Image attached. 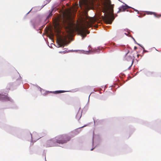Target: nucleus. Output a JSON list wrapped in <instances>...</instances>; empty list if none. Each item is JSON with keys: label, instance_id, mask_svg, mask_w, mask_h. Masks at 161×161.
I'll list each match as a JSON object with an SVG mask.
<instances>
[{"label": "nucleus", "instance_id": "14", "mask_svg": "<svg viewBox=\"0 0 161 161\" xmlns=\"http://www.w3.org/2000/svg\"><path fill=\"white\" fill-rule=\"evenodd\" d=\"M65 53V51H64L59 52V53Z\"/></svg>", "mask_w": 161, "mask_h": 161}, {"label": "nucleus", "instance_id": "2", "mask_svg": "<svg viewBox=\"0 0 161 161\" xmlns=\"http://www.w3.org/2000/svg\"><path fill=\"white\" fill-rule=\"evenodd\" d=\"M71 138L70 136L67 134L60 135L48 141L47 142V145L49 147H52L55 145V143L63 144L69 141Z\"/></svg>", "mask_w": 161, "mask_h": 161}, {"label": "nucleus", "instance_id": "1", "mask_svg": "<svg viewBox=\"0 0 161 161\" xmlns=\"http://www.w3.org/2000/svg\"><path fill=\"white\" fill-rule=\"evenodd\" d=\"M104 10V16H102L103 19L107 24H111L114 19L113 14L114 5L111 4L110 0H101Z\"/></svg>", "mask_w": 161, "mask_h": 161}, {"label": "nucleus", "instance_id": "15", "mask_svg": "<svg viewBox=\"0 0 161 161\" xmlns=\"http://www.w3.org/2000/svg\"><path fill=\"white\" fill-rule=\"evenodd\" d=\"M137 44L138 45H139L140 46H141L142 48V47H143L142 46H141V45L140 44H138V43H137Z\"/></svg>", "mask_w": 161, "mask_h": 161}, {"label": "nucleus", "instance_id": "9", "mask_svg": "<svg viewBox=\"0 0 161 161\" xmlns=\"http://www.w3.org/2000/svg\"><path fill=\"white\" fill-rule=\"evenodd\" d=\"M125 59L129 62H130L131 65L130 67H131L133 64V60L131 56L128 55V53H127L125 57Z\"/></svg>", "mask_w": 161, "mask_h": 161}, {"label": "nucleus", "instance_id": "10", "mask_svg": "<svg viewBox=\"0 0 161 161\" xmlns=\"http://www.w3.org/2000/svg\"><path fill=\"white\" fill-rule=\"evenodd\" d=\"M130 8V7L127 5H123L119 8V10L118 11L117 13H119L121 12L125 11L127 9Z\"/></svg>", "mask_w": 161, "mask_h": 161}, {"label": "nucleus", "instance_id": "18", "mask_svg": "<svg viewBox=\"0 0 161 161\" xmlns=\"http://www.w3.org/2000/svg\"><path fill=\"white\" fill-rule=\"evenodd\" d=\"M136 49H137V47H134V49H135V50H136Z\"/></svg>", "mask_w": 161, "mask_h": 161}, {"label": "nucleus", "instance_id": "5", "mask_svg": "<svg viewBox=\"0 0 161 161\" xmlns=\"http://www.w3.org/2000/svg\"><path fill=\"white\" fill-rule=\"evenodd\" d=\"M96 0H83L82 2V5L86 9H89L93 7Z\"/></svg>", "mask_w": 161, "mask_h": 161}, {"label": "nucleus", "instance_id": "19", "mask_svg": "<svg viewBox=\"0 0 161 161\" xmlns=\"http://www.w3.org/2000/svg\"><path fill=\"white\" fill-rule=\"evenodd\" d=\"M49 15H50L51 16L52 15V14H51V13Z\"/></svg>", "mask_w": 161, "mask_h": 161}, {"label": "nucleus", "instance_id": "11", "mask_svg": "<svg viewBox=\"0 0 161 161\" xmlns=\"http://www.w3.org/2000/svg\"><path fill=\"white\" fill-rule=\"evenodd\" d=\"M66 91H56L53 92H53L55 94H58L60 93H64L66 92Z\"/></svg>", "mask_w": 161, "mask_h": 161}, {"label": "nucleus", "instance_id": "6", "mask_svg": "<svg viewBox=\"0 0 161 161\" xmlns=\"http://www.w3.org/2000/svg\"><path fill=\"white\" fill-rule=\"evenodd\" d=\"M11 98L8 96L7 94H0V100L3 101H10Z\"/></svg>", "mask_w": 161, "mask_h": 161}, {"label": "nucleus", "instance_id": "4", "mask_svg": "<svg viewBox=\"0 0 161 161\" xmlns=\"http://www.w3.org/2000/svg\"><path fill=\"white\" fill-rule=\"evenodd\" d=\"M63 25L67 30L69 33L72 32V28L74 26L72 16L69 14H67L63 17Z\"/></svg>", "mask_w": 161, "mask_h": 161}, {"label": "nucleus", "instance_id": "8", "mask_svg": "<svg viewBox=\"0 0 161 161\" xmlns=\"http://www.w3.org/2000/svg\"><path fill=\"white\" fill-rule=\"evenodd\" d=\"M61 26L58 23H56L54 26L55 31L58 34H59L61 32Z\"/></svg>", "mask_w": 161, "mask_h": 161}, {"label": "nucleus", "instance_id": "3", "mask_svg": "<svg viewBox=\"0 0 161 161\" xmlns=\"http://www.w3.org/2000/svg\"><path fill=\"white\" fill-rule=\"evenodd\" d=\"M96 22V19L92 17H89L86 16L81 19L82 26L80 29V32L83 37H85L86 34L84 33L85 29L88 28Z\"/></svg>", "mask_w": 161, "mask_h": 161}, {"label": "nucleus", "instance_id": "7", "mask_svg": "<svg viewBox=\"0 0 161 161\" xmlns=\"http://www.w3.org/2000/svg\"><path fill=\"white\" fill-rule=\"evenodd\" d=\"M58 42L60 47H64V45H67V42L65 38H60Z\"/></svg>", "mask_w": 161, "mask_h": 161}, {"label": "nucleus", "instance_id": "17", "mask_svg": "<svg viewBox=\"0 0 161 161\" xmlns=\"http://www.w3.org/2000/svg\"><path fill=\"white\" fill-rule=\"evenodd\" d=\"M45 133H43V135H42V136H45Z\"/></svg>", "mask_w": 161, "mask_h": 161}, {"label": "nucleus", "instance_id": "12", "mask_svg": "<svg viewBox=\"0 0 161 161\" xmlns=\"http://www.w3.org/2000/svg\"><path fill=\"white\" fill-rule=\"evenodd\" d=\"M146 14H148V15H149V14H150V15L154 14L155 15H156L155 13L153 12H149V11L147 12Z\"/></svg>", "mask_w": 161, "mask_h": 161}, {"label": "nucleus", "instance_id": "16", "mask_svg": "<svg viewBox=\"0 0 161 161\" xmlns=\"http://www.w3.org/2000/svg\"><path fill=\"white\" fill-rule=\"evenodd\" d=\"M135 11L137 12V14H139V11L137 10H135Z\"/></svg>", "mask_w": 161, "mask_h": 161}, {"label": "nucleus", "instance_id": "13", "mask_svg": "<svg viewBox=\"0 0 161 161\" xmlns=\"http://www.w3.org/2000/svg\"><path fill=\"white\" fill-rule=\"evenodd\" d=\"M142 48L143 49V52H147V51L146 50H145V48H144V47H142Z\"/></svg>", "mask_w": 161, "mask_h": 161}]
</instances>
